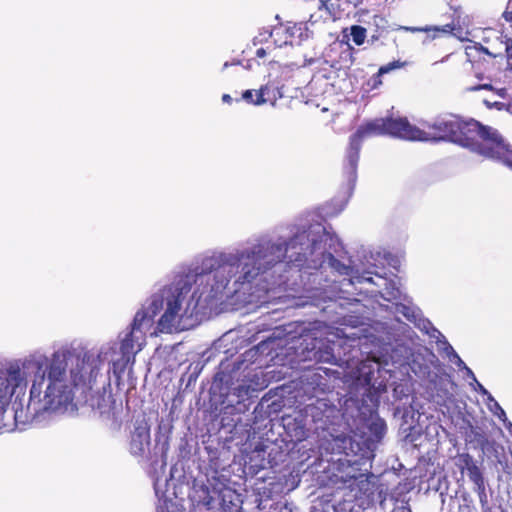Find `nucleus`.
Segmentation results:
<instances>
[{"instance_id": "f257e3e1", "label": "nucleus", "mask_w": 512, "mask_h": 512, "mask_svg": "<svg viewBox=\"0 0 512 512\" xmlns=\"http://www.w3.org/2000/svg\"><path fill=\"white\" fill-rule=\"evenodd\" d=\"M48 376L36 374L30 389L27 413L34 419L45 412L67 408L73 388L91 389L99 373L93 362L69 352H56L47 368Z\"/></svg>"}, {"instance_id": "f03ea898", "label": "nucleus", "mask_w": 512, "mask_h": 512, "mask_svg": "<svg viewBox=\"0 0 512 512\" xmlns=\"http://www.w3.org/2000/svg\"><path fill=\"white\" fill-rule=\"evenodd\" d=\"M317 245L318 242L311 240L310 233L305 230L295 234L289 241L258 243L239 255L237 267L241 269L242 275L238 281L250 283L258 275L283 261L299 269L309 267L306 265L308 256L313 254Z\"/></svg>"}, {"instance_id": "7ed1b4c3", "label": "nucleus", "mask_w": 512, "mask_h": 512, "mask_svg": "<svg viewBox=\"0 0 512 512\" xmlns=\"http://www.w3.org/2000/svg\"><path fill=\"white\" fill-rule=\"evenodd\" d=\"M317 245L318 242L311 240L310 233L305 230L295 234L289 241L258 243L239 255L237 267L241 269L242 275L238 281L250 283L258 275L283 261L299 269L309 267L306 265L308 256L313 254Z\"/></svg>"}, {"instance_id": "20e7f679", "label": "nucleus", "mask_w": 512, "mask_h": 512, "mask_svg": "<svg viewBox=\"0 0 512 512\" xmlns=\"http://www.w3.org/2000/svg\"><path fill=\"white\" fill-rule=\"evenodd\" d=\"M325 450L340 455L332 465V480L338 489L354 500L374 495V475L365 467L367 451L359 442L349 435H338L326 442Z\"/></svg>"}, {"instance_id": "39448f33", "label": "nucleus", "mask_w": 512, "mask_h": 512, "mask_svg": "<svg viewBox=\"0 0 512 512\" xmlns=\"http://www.w3.org/2000/svg\"><path fill=\"white\" fill-rule=\"evenodd\" d=\"M419 127L412 125L406 117H382L361 124L349 137L346 161L349 177L356 179L360 151L365 140L373 136L388 135L407 141H418Z\"/></svg>"}, {"instance_id": "423d86ee", "label": "nucleus", "mask_w": 512, "mask_h": 512, "mask_svg": "<svg viewBox=\"0 0 512 512\" xmlns=\"http://www.w3.org/2000/svg\"><path fill=\"white\" fill-rule=\"evenodd\" d=\"M457 126L454 143L512 169V148L498 130L475 119H458Z\"/></svg>"}, {"instance_id": "0eeeda50", "label": "nucleus", "mask_w": 512, "mask_h": 512, "mask_svg": "<svg viewBox=\"0 0 512 512\" xmlns=\"http://www.w3.org/2000/svg\"><path fill=\"white\" fill-rule=\"evenodd\" d=\"M183 299L182 290L179 288L164 290L160 295H153L146 310H140L147 314L144 328L149 330L154 323V317L163 309L166 310L157 323V331L160 333H171L178 321L179 311Z\"/></svg>"}, {"instance_id": "6e6552de", "label": "nucleus", "mask_w": 512, "mask_h": 512, "mask_svg": "<svg viewBox=\"0 0 512 512\" xmlns=\"http://www.w3.org/2000/svg\"><path fill=\"white\" fill-rule=\"evenodd\" d=\"M458 118L437 119L432 123L425 122L422 128H419L418 141L422 142H441L455 141Z\"/></svg>"}, {"instance_id": "1a4fd4ad", "label": "nucleus", "mask_w": 512, "mask_h": 512, "mask_svg": "<svg viewBox=\"0 0 512 512\" xmlns=\"http://www.w3.org/2000/svg\"><path fill=\"white\" fill-rule=\"evenodd\" d=\"M460 469L466 470L469 479L474 484V491L477 493L482 512H492V508L489 505L488 495L486 492L485 479L480 468L476 465L473 457L464 453L459 457Z\"/></svg>"}, {"instance_id": "9d476101", "label": "nucleus", "mask_w": 512, "mask_h": 512, "mask_svg": "<svg viewBox=\"0 0 512 512\" xmlns=\"http://www.w3.org/2000/svg\"><path fill=\"white\" fill-rule=\"evenodd\" d=\"M147 314L143 312H137L131 323L130 331L125 335L120 344V353L126 363L142 350L143 343H139V337L135 336V333L140 332L144 336L143 329Z\"/></svg>"}, {"instance_id": "9b49d317", "label": "nucleus", "mask_w": 512, "mask_h": 512, "mask_svg": "<svg viewBox=\"0 0 512 512\" xmlns=\"http://www.w3.org/2000/svg\"><path fill=\"white\" fill-rule=\"evenodd\" d=\"M22 381L23 378L18 367L0 370V420L10 403L11 396Z\"/></svg>"}, {"instance_id": "f8f14e48", "label": "nucleus", "mask_w": 512, "mask_h": 512, "mask_svg": "<svg viewBox=\"0 0 512 512\" xmlns=\"http://www.w3.org/2000/svg\"><path fill=\"white\" fill-rule=\"evenodd\" d=\"M306 30V25L303 23H294L293 25L280 24L272 29L270 37L278 47L293 45L295 42L300 43L308 37L307 33L304 34Z\"/></svg>"}, {"instance_id": "ddd939ff", "label": "nucleus", "mask_w": 512, "mask_h": 512, "mask_svg": "<svg viewBox=\"0 0 512 512\" xmlns=\"http://www.w3.org/2000/svg\"><path fill=\"white\" fill-rule=\"evenodd\" d=\"M150 444V426L145 418L137 419L131 432L129 451L134 456H142Z\"/></svg>"}, {"instance_id": "4468645a", "label": "nucleus", "mask_w": 512, "mask_h": 512, "mask_svg": "<svg viewBox=\"0 0 512 512\" xmlns=\"http://www.w3.org/2000/svg\"><path fill=\"white\" fill-rule=\"evenodd\" d=\"M284 428L291 441L301 442L307 437V429L301 419L288 420L285 422Z\"/></svg>"}, {"instance_id": "2eb2a0df", "label": "nucleus", "mask_w": 512, "mask_h": 512, "mask_svg": "<svg viewBox=\"0 0 512 512\" xmlns=\"http://www.w3.org/2000/svg\"><path fill=\"white\" fill-rule=\"evenodd\" d=\"M362 407L365 409L364 414L373 415L377 412L380 404V392L375 387H369L362 397Z\"/></svg>"}, {"instance_id": "dca6fc26", "label": "nucleus", "mask_w": 512, "mask_h": 512, "mask_svg": "<svg viewBox=\"0 0 512 512\" xmlns=\"http://www.w3.org/2000/svg\"><path fill=\"white\" fill-rule=\"evenodd\" d=\"M268 91L269 87L267 85L262 86L255 93L253 90H246L242 93V99L249 104L262 105L267 102L265 95Z\"/></svg>"}, {"instance_id": "f3484780", "label": "nucleus", "mask_w": 512, "mask_h": 512, "mask_svg": "<svg viewBox=\"0 0 512 512\" xmlns=\"http://www.w3.org/2000/svg\"><path fill=\"white\" fill-rule=\"evenodd\" d=\"M428 39H436L444 35H451L455 30V25L453 23H448L443 26H426Z\"/></svg>"}, {"instance_id": "a211bd4d", "label": "nucleus", "mask_w": 512, "mask_h": 512, "mask_svg": "<svg viewBox=\"0 0 512 512\" xmlns=\"http://www.w3.org/2000/svg\"><path fill=\"white\" fill-rule=\"evenodd\" d=\"M327 2H328V0H319L318 5H317L319 15L317 16L316 13L311 14L310 18H309L310 23L314 24L320 20L325 21L332 16L331 11L327 5Z\"/></svg>"}, {"instance_id": "6ab92c4d", "label": "nucleus", "mask_w": 512, "mask_h": 512, "mask_svg": "<svg viewBox=\"0 0 512 512\" xmlns=\"http://www.w3.org/2000/svg\"><path fill=\"white\" fill-rule=\"evenodd\" d=\"M366 28L360 25H353L351 26V36L353 39V42L360 46L365 42L366 39Z\"/></svg>"}, {"instance_id": "aec40b11", "label": "nucleus", "mask_w": 512, "mask_h": 512, "mask_svg": "<svg viewBox=\"0 0 512 512\" xmlns=\"http://www.w3.org/2000/svg\"><path fill=\"white\" fill-rule=\"evenodd\" d=\"M471 434L473 438L470 439V442H476L482 449L488 445V438L484 432L471 426Z\"/></svg>"}, {"instance_id": "412c9836", "label": "nucleus", "mask_w": 512, "mask_h": 512, "mask_svg": "<svg viewBox=\"0 0 512 512\" xmlns=\"http://www.w3.org/2000/svg\"><path fill=\"white\" fill-rule=\"evenodd\" d=\"M407 65V62H402L400 60H394L392 62H389L385 65H382L379 70V75L387 74L393 70L403 68Z\"/></svg>"}, {"instance_id": "4be33fe9", "label": "nucleus", "mask_w": 512, "mask_h": 512, "mask_svg": "<svg viewBox=\"0 0 512 512\" xmlns=\"http://www.w3.org/2000/svg\"><path fill=\"white\" fill-rule=\"evenodd\" d=\"M374 427H375L376 435H381L386 430V425H385L384 421H380L379 423H374Z\"/></svg>"}, {"instance_id": "5701e85b", "label": "nucleus", "mask_w": 512, "mask_h": 512, "mask_svg": "<svg viewBox=\"0 0 512 512\" xmlns=\"http://www.w3.org/2000/svg\"><path fill=\"white\" fill-rule=\"evenodd\" d=\"M470 91H479V90H493V86L491 84H480L474 87L469 88Z\"/></svg>"}, {"instance_id": "b1692460", "label": "nucleus", "mask_w": 512, "mask_h": 512, "mask_svg": "<svg viewBox=\"0 0 512 512\" xmlns=\"http://www.w3.org/2000/svg\"><path fill=\"white\" fill-rule=\"evenodd\" d=\"M506 54L509 59H512V38L506 41Z\"/></svg>"}, {"instance_id": "393cba45", "label": "nucleus", "mask_w": 512, "mask_h": 512, "mask_svg": "<svg viewBox=\"0 0 512 512\" xmlns=\"http://www.w3.org/2000/svg\"><path fill=\"white\" fill-rule=\"evenodd\" d=\"M382 76L383 75H379V71L376 74L373 75L372 79H373V82H374L373 83V87L374 88L382 84V79H381Z\"/></svg>"}, {"instance_id": "a878e982", "label": "nucleus", "mask_w": 512, "mask_h": 512, "mask_svg": "<svg viewBox=\"0 0 512 512\" xmlns=\"http://www.w3.org/2000/svg\"><path fill=\"white\" fill-rule=\"evenodd\" d=\"M406 31H410L412 33L415 32H425L427 31L426 27H404Z\"/></svg>"}, {"instance_id": "bb28decb", "label": "nucleus", "mask_w": 512, "mask_h": 512, "mask_svg": "<svg viewBox=\"0 0 512 512\" xmlns=\"http://www.w3.org/2000/svg\"><path fill=\"white\" fill-rule=\"evenodd\" d=\"M502 17L504 18V20L506 22L511 23L512 22V11L505 10L502 14Z\"/></svg>"}, {"instance_id": "cd10ccee", "label": "nucleus", "mask_w": 512, "mask_h": 512, "mask_svg": "<svg viewBox=\"0 0 512 512\" xmlns=\"http://www.w3.org/2000/svg\"><path fill=\"white\" fill-rule=\"evenodd\" d=\"M318 370L323 371V372H324V374H325L326 376H330V373H331V374H339L337 371H331V370H330V369H328V368H322V367H320Z\"/></svg>"}, {"instance_id": "c85d7f7f", "label": "nucleus", "mask_w": 512, "mask_h": 512, "mask_svg": "<svg viewBox=\"0 0 512 512\" xmlns=\"http://www.w3.org/2000/svg\"><path fill=\"white\" fill-rule=\"evenodd\" d=\"M495 409L500 411V413L495 412L499 418L505 416V411L500 407V405L497 402H495Z\"/></svg>"}, {"instance_id": "c756f323", "label": "nucleus", "mask_w": 512, "mask_h": 512, "mask_svg": "<svg viewBox=\"0 0 512 512\" xmlns=\"http://www.w3.org/2000/svg\"><path fill=\"white\" fill-rule=\"evenodd\" d=\"M222 101L228 104H231L233 99L229 94H223Z\"/></svg>"}, {"instance_id": "7c9ffc66", "label": "nucleus", "mask_w": 512, "mask_h": 512, "mask_svg": "<svg viewBox=\"0 0 512 512\" xmlns=\"http://www.w3.org/2000/svg\"><path fill=\"white\" fill-rule=\"evenodd\" d=\"M266 55V51L264 48H259L256 51V56L259 58H263Z\"/></svg>"}, {"instance_id": "2f4dec72", "label": "nucleus", "mask_w": 512, "mask_h": 512, "mask_svg": "<svg viewBox=\"0 0 512 512\" xmlns=\"http://www.w3.org/2000/svg\"><path fill=\"white\" fill-rule=\"evenodd\" d=\"M327 354H328V356L325 358V360H326V361H329V360H330V358H333V357H334V356H333L332 354H330V353H327Z\"/></svg>"}, {"instance_id": "473e14b6", "label": "nucleus", "mask_w": 512, "mask_h": 512, "mask_svg": "<svg viewBox=\"0 0 512 512\" xmlns=\"http://www.w3.org/2000/svg\"><path fill=\"white\" fill-rule=\"evenodd\" d=\"M365 381L369 384L371 381V377L369 374H367V377L365 378Z\"/></svg>"}, {"instance_id": "72a5a7b5", "label": "nucleus", "mask_w": 512, "mask_h": 512, "mask_svg": "<svg viewBox=\"0 0 512 512\" xmlns=\"http://www.w3.org/2000/svg\"><path fill=\"white\" fill-rule=\"evenodd\" d=\"M507 110L512 113V102L508 104Z\"/></svg>"}, {"instance_id": "f704fd0d", "label": "nucleus", "mask_w": 512, "mask_h": 512, "mask_svg": "<svg viewBox=\"0 0 512 512\" xmlns=\"http://www.w3.org/2000/svg\"><path fill=\"white\" fill-rule=\"evenodd\" d=\"M438 404H440V405H446V401H443V402H439V401H438Z\"/></svg>"}, {"instance_id": "c9c22d12", "label": "nucleus", "mask_w": 512, "mask_h": 512, "mask_svg": "<svg viewBox=\"0 0 512 512\" xmlns=\"http://www.w3.org/2000/svg\"><path fill=\"white\" fill-rule=\"evenodd\" d=\"M503 91H504V89H501V92H499L498 95L503 96V93H502Z\"/></svg>"}, {"instance_id": "e433bc0d", "label": "nucleus", "mask_w": 512, "mask_h": 512, "mask_svg": "<svg viewBox=\"0 0 512 512\" xmlns=\"http://www.w3.org/2000/svg\"><path fill=\"white\" fill-rule=\"evenodd\" d=\"M455 356L459 359V362H460V363L464 364V363H463V361H462V359H460V358L458 357V355H456V354H455Z\"/></svg>"}, {"instance_id": "4c0bfd02", "label": "nucleus", "mask_w": 512, "mask_h": 512, "mask_svg": "<svg viewBox=\"0 0 512 512\" xmlns=\"http://www.w3.org/2000/svg\"><path fill=\"white\" fill-rule=\"evenodd\" d=\"M158 512H164V510L161 508Z\"/></svg>"}]
</instances>
